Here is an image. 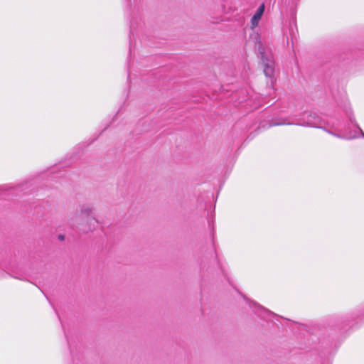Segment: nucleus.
<instances>
[{
	"mask_svg": "<svg viewBox=\"0 0 364 364\" xmlns=\"http://www.w3.org/2000/svg\"><path fill=\"white\" fill-rule=\"evenodd\" d=\"M341 124V121L339 119H336L335 122H333L331 120L327 121L325 122L319 116L316 114L315 113H313L311 112H304L302 115V117L299 119H296L294 122H285L282 121L279 122H274L272 125V126H279V125H284V124H295V125H299L303 127H315L318 129H322L328 134L333 135L336 136L337 138L340 139H351L357 136V135H354L353 136H345L341 134L335 133L332 131H331L328 129H326L323 127V125H327L329 128L333 129L334 130H337L338 127H339Z\"/></svg>",
	"mask_w": 364,
	"mask_h": 364,
	"instance_id": "1",
	"label": "nucleus"
},
{
	"mask_svg": "<svg viewBox=\"0 0 364 364\" xmlns=\"http://www.w3.org/2000/svg\"><path fill=\"white\" fill-rule=\"evenodd\" d=\"M258 53L263 65V71L266 77L272 78L274 74V60L272 53L266 50L261 42L257 45Z\"/></svg>",
	"mask_w": 364,
	"mask_h": 364,
	"instance_id": "2",
	"label": "nucleus"
},
{
	"mask_svg": "<svg viewBox=\"0 0 364 364\" xmlns=\"http://www.w3.org/2000/svg\"><path fill=\"white\" fill-rule=\"evenodd\" d=\"M249 306L255 314L267 321H270L271 318L276 316L273 312L254 301L250 302Z\"/></svg>",
	"mask_w": 364,
	"mask_h": 364,
	"instance_id": "3",
	"label": "nucleus"
},
{
	"mask_svg": "<svg viewBox=\"0 0 364 364\" xmlns=\"http://www.w3.org/2000/svg\"><path fill=\"white\" fill-rule=\"evenodd\" d=\"M21 188V186L11 187L7 185L0 186V196L3 197H7L10 195H17V191ZM23 189H21L22 191Z\"/></svg>",
	"mask_w": 364,
	"mask_h": 364,
	"instance_id": "4",
	"label": "nucleus"
},
{
	"mask_svg": "<svg viewBox=\"0 0 364 364\" xmlns=\"http://www.w3.org/2000/svg\"><path fill=\"white\" fill-rule=\"evenodd\" d=\"M264 11V4H262L258 7L256 13L252 17L251 23L253 26H255L258 24L259 21L260 20Z\"/></svg>",
	"mask_w": 364,
	"mask_h": 364,
	"instance_id": "5",
	"label": "nucleus"
},
{
	"mask_svg": "<svg viewBox=\"0 0 364 364\" xmlns=\"http://www.w3.org/2000/svg\"><path fill=\"white\" fill-rule=\"evenodd\" d=\"M92 211V209L89 205L82 206V208H81V213H82V215L87 216V217L90 216V215L91 214Z\"/></svg>",
	"mask_w": 364,
	"mask_h": 364,
	"instance_id": "6",
	"label": "nucleus"
},
{
	"mask_svg": "<svg viewBox=\"0 0 364 364\" xmlns=\"http://www.w3.org/2000/svg\"><path fill=\"white\" fill-rule=\"evenodd\" d=\"M349 119L352 124H353L356 128L358 129L359 132L360 133V136L364 138V132L361 129V128L359 127V125L356 123L355 119L354 117H352L351 116L348 115Z\"/></svg>",
	"mask_w": 364,
	"mask_h": 364,
	"instance_id": "7",
	"label": "nucleus"
},
{
	"mask_svg": "<svg viewBox=\"0 0 364 364\" xmlns=\"http://www.w3.org/2000/svg\"><path fill=\"white\" fill-rule=\"evenodd\" d=\"M91 222L92 223V226H95V223H97V221L95 220V218H91ZM95 227H92V228H94ZM87 230H92V227L91 225L89 226Z\"/></svg>",
	"mask_w": 364,
	"mask_h": 364,
	"instance_id": "8",
	"label": "nucleus"
},
{
	"mask_svg": "<svg viewBox=\"0 0 364 364\" xmlns=\"http://www.w3.org/2000/svg\"><path fill=\"white\" fill-rule=\"evenodd\" d=\"M64 238H65V236H64L63 235H58V239H59L60 240H64Z\"/></svg>",
	"mask_w": 364,
	"mask_h": 364,
	"instance_id": "9",
	"label": "nucleus"
},
{
	"mask_svg": "<svg viewBox=\"0 0 364 364\" xmlns=\"http://www.w3.org/2000/svg\"><path fill=\"white\" fill-rule=\"evenodd\" d=\"M348 321V318H342V323H346Z\"/></svg>",
	"mask_w": 364,
	"mask_h": 364,
	"instance_id": "10",
	"label": "nucleus"
}]
</instances>
